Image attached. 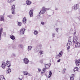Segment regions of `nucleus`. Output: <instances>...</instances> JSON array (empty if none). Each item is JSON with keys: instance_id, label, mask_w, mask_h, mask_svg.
<instances>
[{"instance_id": "obj_28", "label": "nucleus", "mask_w": 80, "mask_h": 80, "mask_svg": "<svg viewBox=\"0 0 80 80\" xmlns=\"http://www.w3.org/2000/svg\"><path fill=\"white\" fill-rule=\"evenodd\" d=\"M39 50L38 49H37V48H36V49H34V52L35 53H37Z\"/></svg>"}, {"instance_id": "obj_23", "label": "nucleus", "mask_w": 80, "mask_h": 80, "mask_svg": "<svg viewBox=\"0 0 80 80\" xmlns=\"http://www.w3.org/2000/svg\"><path fill=\"white\" fill-rule=\"evenodd\" d=\"M23 73H24V74L25 75H29V73L27 71H23Z\"/></svg>"}, {"instance_id": "obj_2", "label": "nucleus", "mask_w": 80, "mask_h": 80, "mask_svg": "<svg viewBox=\"0 0 80 80\" xmlns=\"http://www.w3.org/2000/svg\"><path fill=\"white\" fill-rule=\"evenodd\" d=\"M72 42L70 41V40H69L68 42L67 45V48L68 49L70 48V46L71 45H72Z\"/></svg>"}, {"instance_id": "obj_33", "label": "nucleus", "mask_w": 80, "mask_h": 80, "mask_svg": "<svg viewBox=\"0 0 80 80\" xmlns=\"http://www.w3.org/2000/svg\"><path fill=\"white\" fill-rule=\"evenodd\" d=\"M12 13L13 15H15V10H12Z\"/></svg>"}, {"instance_id": "obj_21", "label": "nucleus", "mask_w": 80, "mask_h": 80, "mask_svg": "<svg viewBox=\"0 0 80 80\" xmlns=\"http://www.w3.org/2000/svg\"><path fill=\"white\" fill-rule=\"evenodd\" d=\"M0 80H5V79L3 75L0 76Z\"/></svg>"}, {"instance_id": "obj_50", "label": "nucleus", "mask_w": 80, "mask_h": 80, "mask_svg": "<svg viewBox=\"0 0 80 80\" xmlns=\"http://www.w3.org/2000/svg\"><path fill=\"white\" fill-rule=\"evenodd\" d=\"M56 10H58V8H56V9H55Z\"/></svg>"}, {"instance_id": "obj_1", "label": "nucleus", "mask_w": 80, "mask_h": 80, "mask_svg": "<svg viewBox=\"0 0 80 80\" xmlns=\"http://www.w3.org/2000/svg\"><path fill=\"white\" fill-rule=\"evenodd\" d=\"M46 10H48V8H45V7H43L42 10L40 11L39 12V14L40 15H42V14H43L45 12H46Z\"/></svg>"}, {"instance_id": "obj_3", "label": "nucleus", "mask_w": 80, "mask_h": 80, "mask_svg": "<svg viewBox=\"0 0 80 80\" xmlns=\"http://www.w3.org/2000/svg\"><path fill=\"white\" fill-rule=\"evenodd\" d=\"M29 60L27 58H25L23 59V62L25 64H28L29 63Z\"/></svg>"}, {"instance_id": "obj_52", "label": "nucleus", "mask_w": 80, "mask_h": 80, "mask_svg": "<svg viewBox=\"0 0 80 80\" xmlns=\"http://www.w3.org/2000/svg\"><path fill=\"white\" fill-rule=\"evenodd\" d=\"M29 76H31V75L29 73V75H28Z\"/></svg>"}, {"instance_id": "obj_19", "label": "nucleus", "mask_w": 80, "mask_h": 80, "mask_svg": "<svg viewBox=\"0 0 80 80\" xmlns=\"http://www.w3.org/2000/svg\"><path fill=\"white\" fill-rule=\"evenodd\" d=\"M32 3V2L28 0L26 2V4L28 5H31V3Z\"/></svg>"}, {"instance_id": "obj_29", "label": "nucleus", "mask_w": 80, "mask_h": 80, "mask_svg": "<svg viewBox=\"0 0 80 80\" xmlns=\"http://www.w3.org/2000/svg\"><path fill=\"white\" fill-rule=\"evenodd\" d=\"M39 53H40V55H42V54H43V51L40 50Z\"/></svg>"}, {"instance_id": "obj_30", "label": "nucleus", "mask_w": 80, "mask_h": 80, "mask_svg": "<svg viewBox=\"0 0 80 80\" xmlns=\"http://www.w3.org/2000/svg\"><path fill=\"white\" fill-rule=\"evenodd\" d=\"M19 48H23V45L22 44H19Z\"/></svg>"}, {"instance_id": "obj_49", "label": "nucleus", "mask_w": 80, "mask_h": 80, "mask_svg": "<svg viewBox=\"0 0 80 80\" xmlns=\"http://www.w3.org/2000/svg\"><path fill=\"white\" fill-rule=\"evenodd\" d=\"M69 38H72V36H69Z\"/></svg>"}, {"instance_id": "obj_18", "label": "nucleus", "mask_w": 80, "mask_h": 80, "mask_svg": "<svg viewBox=\"0 0 80 80\" xmlns=\"http://www.w3.org/2000/svg\"><path fill=\"white\" fill-rule=\"evenodd\" d=\"M6 1L8 3H12V2H15V0H7Z\"/></svg>"}, {"instance_id": "obj_38", "label": "nucleus", "mask_w": 80, "mask_h": 80, "mask_svg": "<svg viewBox=\"0 0 80 80\" xmlns=\"http://www.w3.org/2000/svg\"><path fill=\"white\" fill-rule=\"evenodd\" d=\"M42 70H43V72H42V73H45V71H46V70L45 69V68H44Z\"/></svg>"}, {"instance_id": "obj_41", "label": "nucleus", "mask_w": 80, "mask_h": 80, "mask_svg": "<svg viewBox=\"0 0 80 80\" xmlns=\"http://www.w3.org/2000/svg\"><path fill=\"white\" fill-rule=\"evenodd\" d=\"M59 30V28H56V30L57 32H58V30Z\"/></svg>"}, {"instance_id": "obj_20", "label": "nucleus", "mask_w": 80, "mask_h": 80, "mask_svg": "<svg viewBox=\"0 0 80 80\" xmlns=\"http://www.w3.org/2000/svg\"><path fill=\"white\" fill-rule=\"evenodd\" d=\"M32 47L31 46H28V51H30L32 50Z\"/></svg>"}, {"instance_id": "obj_5", "label": "nucleus", "mask_w": 80, "mask_h": 80, "mask_svg": "<svg viewBox=\"0 0 80 80\" xmlns=\"http://www.w3.org/2000/svg\"><path fill=\"white\" fill-rule=\"evenodd\" d=\"M36 48L37 49H38L39 50H41V49H42V44L37 45Z\"/></svg>"}, {"instance_id": "obj_42", "label": "nucleus", "mask_w": 80, "mask_h": 80, "mask_svg": "<svg viewBox=\"0 0 80 80\" xmlns=\"http://www.w3.org/2000/svg\"><path fill=\"white\" fill-rule=\"evenodd\" d=\"M38 72H41V69L39 68H38Z\"/></svg>"}, {"instance_id": "obj_36", "label": "nucleus", "mask_w": 80, "mask_h": 80, "mask_svg": "<svg viewBox=\"0 0 80 80\" xmlns=\"http://www.w3.org/2000/svg\"><path fill=\"white\" fill-rule=\"evenodd\" d=\"M22 22H18V26H22Z\"/></svg>"}, {"instance_id": "obj_47", "label": "nucleus", "mask_w": 80, "mask_h": 80, "mask_svg": "<svg viewBox=\"0 0 80 80\" xmlns=\"http://www.w3.org/2000/svg\"><path fill=\"white\" fill-rule=\"evenodd\" d=\"M76 31H75L74 32V35H75V34H76Z\"/></svg>"}, {"instance_id": "obj_46", "label": "nucleus", "mask_w": 80, "mask_h": 80, "mask_svg": "<svg viewBox=\"0 0 80 80\" xmlns=\"http://www.w3.org/2000/svg\"><path fill=\"white\" fill-rule=\"evenodd\" d=\"M60 62V59H59L57 61V62Z\"/></svg>"}, {"instance_id": "obj_12", "label": "nucleus", "mask_w": 80, "mask_h": 80, "mask_svg": "<svg viewBox=\"0 0 80 80\" xmlns=\"http://www.w3.org/2000/svg\"><path fill=\"white\" fill-rule=\"evenodd\" d=\"M29 15L31 17H33V11L32 10H30L29 12Z\"/></svg>"}, {"instance_id": "obj_32", "label": "nucleus", "mask_w": 80, "mask_h": 80, "mask_svg": "<svg viewBox=\"0 0 80 80\" xmlns=\"http://www.w3.org/2000/svg\"><path fill=\"white\" fill-rule=\"evenodd\" d=\"M77 16H78V20H80V13L78 14H77Z\"/></svg>"}, {"instance_id": "obj_39", "label": "nucleus", "mask_w": 80, "mask_h": 80, "mask_svg": "<svg viewBox=\"0 0 80 80\" xmlns=\"http://www.w3.org/2000/svg\"><path fill=\"white\" fill-rule=\"evenodd\" d=\"M12 57H15V54L12 53Z\"/></svg>"}, {"instance_id": "obj_22", "label": "nucleus", "mask_w": 80, "mask_h": 80, "mask_svg": "<svg viewBox=\"0 0 80 80\" xmlns=\"http://www.w3.org/2000/svg\"><path fill=\"white\" fill-rule=\"evenodd\" d=\"M13 15H8L7 17H8V18H9L10 19H13Z\"/></svg>"}, {"instance_id": "obj_48", "label": "nucleus", "mask_w": 80, "mask_h": 80, "mask_svg": "<svg viewBox=\"0 0 80 80\" xmlns=\"http://www.w3.org/2000/svg\"><path fill=\"white\" fill-rule=\"evenodd\" d=\"M19 80H22V79L20 78H18Z\"/></svg>"}, {"instance_id": "obj_45", "label": "nucleus", "mask_w": 80, "mask_h": 80, "mask_svg": "<svg viewBox=\"0 0 80 80\" xmlns=\"http://www.w3.org/2000/svg\"><path fill=\"white\" fill-rule=\"evenodd\" d=\"M6 33L4 32H3V35H6Z\"/></svg>"}, {"instance_id": "obj_13", "label": "nucleus", "mask_w": 80, "mask_h": 80, "mask_svg": "<svg viewBox=\"0 0 80 80\" xmlns=\"http://www.w3.org/2000/svg\"><path fill=\"white\" fill-rule=\"evenodd\" d=\"M75 77V75L72 74L71 75L70 77V80H74V78Z\"/></svg>"}, {"instance_id": "obj_54", "label": "nucleus", "mask_w": 80, "mask_h": 80, "mask_svg": "<svg viewBox=\"0 0 80 80\" xmlns=\"http://www.w3.org/2000/svg\"><path fill=\"white\" fill-rule=\"evenodd\" d=\"M3 15H5V14H4Z\"/></svg>"}, {"instance_id": "obj_24", "label": "nucleus", "mask_w": 80, "mask_h": 80, "mask_svg": "<svg viewBox=\"0 0 80 80\" xmlns=\"http://www.w3.org/2000/svg\"><path fill=\"white\" fill-rule=\"evenodd\" d=\"M62 54H63V52L62 51L60 52L58 55V57H62Z\"/></svg>"}, {"instance_id": "obj_44", "label": "nucleus", "mask_w": 80, "mask_h": 80, "mask_svg": "<svg viewBox=\"0 0 80 80\" xmlns=\"http://www.w3.org/2000/svg\"><path fill=\"white\" fill-rule=\"evenodd\" d=\"M41 24H42V25H44V22H41Z\"/></svg>"}, {"instance_id": "obj_16", "label": "nucleus", "mask_w": 80, "mask_h": 80, "mask_svg": "<svg viewBox=\"0 0 80 80\" xmlns=\"http://www.w3.org/2000/svg\"><path fill=\"white\" fill-rule=\"evenodd\" d=\"M11 69L10 68H8L7 71V73H10L11 72Z\"/></svg>"}, {"instance_id": "obj_35", "label": "nucleus", "mask_w": 80, "mask_h": 80, "mask_svg": "<svg viewBox=\"0 0 80 80\" xmlns=\"http://www.w3.org/2000/svg\"><path fill=\"white\" fill-rule=\"evenodd\" d=\"M52 38H54V37H55V33H52Z\"/></svg>"}, {"instance_id": "obj_27", "label": "nucleus", "mask_w": 80, "mask_h": 80, "mask_svg": "<svg viewBox=\"0 0 80 80\" xmlns=\"http://www.w3.org/2000/svg\"><path fill=\"white\" fill-rule=\"evenodd\" d=\"M45 66L46 69H47V68H48L50 67V65H48V64H45Z\"/></svg>"}, {"instance_id": "obj_31", "label": "nucleus", "mask_w": 80, "mask_h": 80, "mask_svg": "<svg viewBox=\"0 0 80 80\" xmlns=\"http://www.w3.org/2000/svg\"><path fill=\"white\" fill-rule=\"evenodd\" d=\"M75 71H78V68L76 67L74 68V72H75Z\"/></svg>"}, {"instance_id": "obj_51", "label": "nucleus", "mask_w": 80, "mask_h": 80, "mask_svg": "<svg viewBox=\"0 0 80 80\" xmlns=\"http://www.w3.org/2000/svg\"><path fill=\"white\" fill-rule=\"evenodd\" d=\"M40 18V16H38V18Z\"/></svg>"}, {"instance_id": "obj_6", "label": "nucleus", "mask_w": 80, "mask_h": 80, "mask_svg": "<svg viewBox=\"0 0 80 80\" xmlns=\"http://www.w3.org/2000/svg\"><path fill=\"white\" fill-rule=\"evenodd\" d=\"M78 40V37L77 36H75L73 38V43H75L77 42Z\"/></svg>"}, {"instance_id": "obj_10", "label": "nucleus", "mask_w": 80, "mask_h": 80, "mask_svg": "<svg viewBox=\"0 0 80 80\" xmlns=\"http://www.w3.org/2000/svg\"><path fill=\"white\" fill-rule=\"evenodd\" d=\"M25 30V29L24 28L21 29L20 31V33H21L22 35H23Z\"/></svg>"}, {"instance_id": "obj_26", "label": "nucleus", "mask_w": 80, "mask_h": 80, "mask_svg": "<svg viewBox=\"0 0 80 80\" xmlns=\"http://www.w3.org/2000/svg\"><path fill=\"white\" fill-rule=\"evenodd\" d=\"M33 34L35 35H38V31L37 30H34L33 32Z\"/></svg>"}, {"instance_id": "obj_43", "label": "nucleus", "mask_w": 80, "mask_h": 80, "mask_svg": "<svg viewBox=\"0 0 80 80\" xmlns=\"http://www.w3.org/2000/svg\"><path fill=\"white\" fill-rule=\"evenodd\" d=\"M40 63H43V60H40Z\"/></svg>"}, {"instance_id": "obj_55", "label": "nucleus", "mask_w": 80, "mask_h": 80, "mask_svg": "<svg viewBox=\"0 0 80 80\" xmlns=\"http://www.w3.org/2000/svg\"><path fill=\"white\" fill-rule=\"evenodd\" d=\"M59 72H60V71H59Z\"/></svg>"}, {"instance_id": "obj_14", "label": "nucleus", "mask_w": 80, "mask_h": 80, "mask_svg": "<svg viewBox=\"0 0 80 80\" xmlns=\"http://www.w3.org/2000/svg\"><path fill=\"white\" fill-rule=\"evenodd\" d=\"M2 68L3 69H5V67H6V64H5V63H2Z\"/></svg>"}, {"instance_id": "obj_15", "label": "nucleus", "mask_w": 80, "mask_h": 80, "mask_svg": "<svg viewBox=\"0 0 80 80\" xmlns=\"http://www.w3.org/2000/svg\"><path fill=\"white\" fill-rule=\"evenodd\" d=\"M3 30V28H1L0 30V40L2 39V37L1 36V35L2 33Z\"/></svg>"}, {"instance_id": "obj_11", "label": "nucleus", "mask_w": 80, "mask_h": 80, "mask_svg": "<svg viewBox=\"0 0 80 80\" xmlns=\"http://www.w3.org/2000/svg\"><path fill=\"white\" fill-rule=\"evenodd\" d=\"M10 63V61H6V64L7 65V67H10L11 64Z\"/></svg>"}, {"instance_id": "obj_40", "label": "nucleus", "mask_w": 80, "mask_h": 80, "mask_svg": "<svg viewBox=\"0 0 80 80\" xmlns=\"http://www.w3.org/2000/svg\"><path fill=\"white\" fill-rule=\"evenodd\" d=\"M49 75L50 76V77H52V72L51 71L49 72Z\"/></svg>"}, {"instance_id": "obj_37", "label": "nucleus", "mask_w": 80, "mask_h": 80, "mask_svg": "<svg viewBox=\"0 0 80 80\" xmlns=\"http://www.w3.org/2000/svg\"><path fill=\"white\" fill-rule=\"evenodd\" d=\"M66 71V69H63L62 71V73H65V72Z\"/></svg>"}, {"instance_id": "obj_17", "label": "nucleus", "mask_w": 80, "mask_h": 80, "mask_svg": "<svg viewBox=\"0 0 80 80\" xmlns=\"http://www.w3.org/2000/svg\"><path fill=\"white\" fill-rule=\"evenodd\" d=\"M22 22L23 23L25 24L27 23V18H26L24 17L23 18V20H22Z\"/></svg>"}, {"instance_id": "obj_9", "label": "nucleus", "mask_w": 80, "mask_h": 80, "mask_svg": "<svg viewBox=\"0 0 80 80\" xmlns=\"http://www.w3.org/2000/svg\"><path fill=\"white\" fill-rule=\"evenodd\" d=\"M5 20V18H4V17L3 16L0 15V21L1 22H4Z\"/></svg>"}, {"instance_id": "obj_4", "label": "nucleus", "mask_w": 80, "mask_h": 80, "mask_svg": "<svg viewBox=\"0 0 80 80\" xmlns=\"http://www.w3.org/2000/svg\"><path fill=\"white\" fill-rule=\"evenodd\" d=\"M72 8L74 9V10H77L78 8V4H75Z\"/></svg>"}, {"instance_id": "obj_34", "label": "nucleus", "mask_w": 80, "mask_h": 80, "mask_svg": "<svg viewBox=\"0 0 80 80\" xmlns=\"http://www.w3.org/2000/svg\"><path fill=\"white\" fill-rule=\"evenodd\" d=\"M15 5H13L12 6V10H15Z\"/></svg>"}, {"instance_id": "obj_25", "label": "nucleus", "mask_w": 80, "mask_h": 80, "mask_svg": "<svg viewBox=\"0 0 80 80\" xmlns=\"http://www.w3.org/2000/svg\"><path fill=\"white\" fill-rule=\"evenodd\" d=\"M10 38L12 40H15V37L13 35L10 36Z\"/></svg>"}, {"instance_id": "obj_7", "label": "nucleus", "mask_w": 80, "mask_h": 80, "mask_svg": "<svg viewBox=\"0 0 80 80\" xmlns=\"http://www.w3.org/2000/svg\"><path fill=\"white\" fill-rule=\"evenodd\" d=\"M75 43V47L76 48L79 47L80 46V43L79 42H76Z\"/></svg>"}, {"instance_id": "obj_8", "label": "nucleus", "mask_w": 80, "mask_h": 80, "mask_svg": "<svg viewBox=\"0 0 80 80\" xmlns=\"http://www.w3.org/2000/svg\"><path fill=\"white\" fill-rule=\"evenodd\" d=\"M75 62L77 66H78L80 63V59L78 60H75Z\"/></svg>"}, {"instance_id": "obj_53", "label": "nucleus", "mask_w": 80, "mask_h": 80, "mask_svg": "<svg viewBox=\"0 0 80 80\" xmlns=\"http://www.w3.org/2000/svg\"><path fill=\"white\" fill-rule=\"evenodd\" d=\"M51 76H49V77H48V78H50V77H51Z\"/></svg>"}]
</instances>
